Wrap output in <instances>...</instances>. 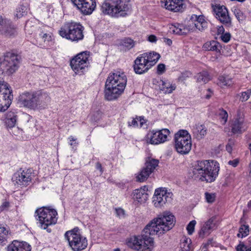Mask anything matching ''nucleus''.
I'll list each match as a JSON object with an SVG mask.
<instances>
[{
	"label": "nucleus",
	"instance_id": "obj_1",
	"mask_svg": "<svg viewBox=\"0 0 251 251\" xmlns=\"http://www.w3.org/2000/svg\"><path fill=\"white\" fill-rule=\"evenodd\" d=\"M175 216L165 212L151 221L144 228L141 236L130 238L127 246L138 251H151L153 247V239L150 236L162 235L171 230L175 225Z\"/></svg>",
	"mask_w": 251,
	"mask_h": 251
},
{
	"label": "nucleus",
	"instance_id": "obj_2",
	"mask_svg": "<svg viewBox=\"0 0 251 251\" xmlns=\"http://www.w3.org/2000/svg\"><path fill=\"white\" fill-rule=\"evenodd\" d=\"M219 171V166L216 161H198L194 166L190 175L196 180L210 183L215 180Z\"/></svg>",
	"mask_w": 251,
	"mask_h": 251
},
{
	"label": "nucleus",
	"instance_id": "obj_3",
	"mask_svg": "<svg viewBox=\"0 0 251 251\" xmlns=\"http://www.w3.org/2000/svg\"><path fill=\"white\" fill-rule=\"evenodd\" d=\"M126 82L127 78L123 72H116L110 74L105 82V99L112 100L118 98L124 92Z\"/></svg>",
	"mask_w": 251,
	"mask_h": 251
},
{
	"label": "nucleus",
	"instance_id": "obj_4",
	"mask_svg": "<svg viewBox=\"0 0 251 251\" xmlns=\"http://www.w3.org/2000/svg\"><path fill=\"white\" fill-rule=\"evenodd\" d=\"M50 101L49 95L42 90L25 91L18 99L20 105L33 110L45 108Z\"/></svg>",
	"mask_w": 251,
	"mask_h": 251
},
{
	"label": "nucleus",
	"instance_id": "obj_5",
	"mask_svg": "<svg viewBox=\"0 0 251 251\" xmlns=\"http://www.w3.org/2000/svg\"><path fill=\"white\" fill-rule=\"evenodd\" d=\"M127 0H105L101 6V12L112 17H125L130 9Z\"/></svg>",
	"mask_w": 251,
	"mask_h": 251
},
{
	"label": "nucleus",
	"instance_id": "obj_6",
	"mask_svg": "<svg viewBox=\"0 0 251 251\" xmlns=\"http://www.w3.org/2000/svg\"><path fill=\"white\" fill-rule=\"evenodd\" d=\"M84 29V27L79 23H68L61 28L59 34L67 39L77 42L83 39Z\"/></svg>",
	"mask_w": 251,
	"mask_h": 251
},
{
	"label": "nucleus",
	"instance_id": "obj_7",
	"mask_svg": "<svg viewBox=\"0 0 251 251\" xmlns=\"http://www.w3.org/2000/svg\"><path fill=\"white\" fill-rule=\"evenodd\" d=\"M175 149L176 151L182 155L188 154L192 148L191 135L187 130H179L175 135Z\"/></svg>",
	"mask_w": 251,
	"mask_h": 251
},
{
	"label": "nucleus",
	"instance_id": "obj_8",
	"mask_svg": "<svg viewBox=\"0 0 251 251\" xmlns=\"http://www.w3.org/2000/svg\"><path fill=\"white\" fill-rule=\"evenodd\" d=\"M65 237L74 251H82L87 246V240L80 234L78 227L67 231L65 234Z\"/></svg>",
	"mask_w": 251,
	"mask_h": 251
},
{
	"label": "nucleus",
	"instance_id": "obj_9",
	"mask_svg": "<svg viewBox=\"0 0 251 251\" xmlns=\"http://www.w3.org/2000/svg\"><path fill=\"white\" fill-rule=\"evenodd\" d=\"M37 218L42 227L45 229L49 226L54 225L57 222V213L53 209H50L47 207H43L38 209L36 211Z\"/></svg>",
	"mask_w": 251,
	"mask_h": 251
},
{
	"label": "nucleus",
	"instance_id": "obj_10",
	"mask_svg": "<svg viewBox=\"0 0 251 251\" xmlns=\"http://www.w3.org/2000/svg\"><path fill=\"white\" fill-rule=\"evenodd\" d=\"M20 57L17 54L7 52L3 61L0 64V73H6L10 75L14 73L18 68Z\"/></svg>",
	"mask_w": 251,
	"mask_h": 251
},
{
	"label": "nucleus",
	"instance_id": "obj_11",
	"mask_svg": "<svg viewBox=\"0 0 251 251\" xmlns=\"http://www.w3.org/2000/svg\"><path fill=\"white\" fill-rule=\"evenodd\" d=\"M90 52L83 51L77 54L70 62V65L73 70L77 74L82 73L83 70L89 65V59Z\"/></svg>",
	"mask_w": 251,
	"mask_h": 251
},
{
	"label": "nucleus",
	"instance_id": "obj_12",
	"mask_svg": "<svg viewBox=\"0 0 251 251\" xmlns=\"http://www.w3.org/2000/svg\"><path fill=\"white\" fill-rule=\"evenodd\" d=\"M12 90L8 84L0 80V111H4L9 107L13 99Z\"/></svg>",
	"mask_w": 251,
	"mask_h": 251
},
{
	"label": "nucleus",
	"instance_id": "obj_13",
	"mask_svg": "<svg viewBox=\"0 0 251 251\" xmlns=\"http://www.w3.org/2000/svg\"><path fill=\"white\" fill-rule=\"evenodd\" d=\"M170 131L167 128L161 130H152L147 134L145 140L148 144L158 145L167 141Z\"/></svg>",
	"mask_w": 251,
	"mask_h": 251
},
{
	"label": "nucleus",
	"instance_id": "obj_14",
	"mask_svg": "<svg viewBox=\"0 0 251 251\" xmlns=\"http://www.w3.org/2000/svg\"><path fill=\"white\" fill-rule=\"evenodd\" d=\"M158 160L155 159H149V161H146L145 167L136 177L137 180L140 182L145 181L158 166Z\"/></svg>",
	"mask_w": 251,
	"mask_h": 251
},
{
	"label": "nucleus",
	"instance_id": "obj_15",
	"mask_svg": "<svg viewBox=\"0 0 251 251\" xmlns=\"http://www.w3.org/2000/svg\"><path fill=\"white\" fill-rule=\"evenodd\" d=\"M71 1L84 15L91 14L96 6L95 0H71Z\"/></svg>",
	"mask_w": 251,
	"mask_h": 251
},
{
	"label": "nucleus",
	"instance_id": "obj_16",
	"mask_svg": "<svg viewBox=\"0 0 251 251\" xmlns=\"http://www.w3.org/2000/svg\"><path fill=\"white\" fill-rule=\"evenodd\" d=\"M32 179L31 171L30 169L18 171L12 176V180L15 184L20 186H26L29 184Z\"/></svg>",
	"mask_w": 251,
	"mask_h": 251
},
{
	"label": "nucleus",
	"instance_id": "obj_17",
	"mask_svg": "<svg viewBox=\"0 0 251 251\" xmlns=\"http://www.w3.org/2000/svg\"><path fill=\"white\" fill-rule=\"evenodd\" d=\"M161 3L162 7L174 12H182L186 7L183 0H161Z\"/></svg>",
	"mask_w": 251,
	"mask_h": 251
},
{
	"label": "nucleus",
	"instance_id": "obj_18",
	"mask_svg": "<svg viewBox=\"0 0 251 251\" xmlns=\"http://www.w3.org/2000/svg\"><path fill=\"white\" fill-rule=\"evenodd\" d=\"M170 195V194L168 193L165 189L159 188L155 190L152 201L154 205L156 207L163 206L171 198Z\"/></svg>",
	"mask_w": 251,
	"mask_h": 251
},
{
	"label": "nucleus",
	"instance_id": "obj_19",
	"mask_svg": "<svg viewBox=\"0 0 251 251\" xmlns=\"http://www.w3.org/2000/svg\"><path fill=\"white\" fill-rule=\"evenodd\" d=\"M213 10L216 15V18L224 25H230L231 19L229 16L226 8L224 5L219 4L212 6Z\"/></svg>",
	"mask_w": 251,
	"mask_h": 251
},
{
	"label": "nucleus",
	"instance_id": "obj_20",
	"mask_svg": "<svg viewBox=\"0 0 251 251\" xmlns=\"http://www.w3.org/2000/svg\"><path fill=\"white\" fill-rule=\"evenodd\" d=\"M146 55H147L146 54H141L134 60L133 68L136 74L139 75L144 74L151 68V66L145 59Z\"/></svg>",
	"mask_w": 251,
	"mask_h": 251
},
{
	"label": "nucleus",
	"instance_id": "obj_21",
	"mask_svg": "<svg viewBox=\"0 0 251 251\" xmlns=\"http://www.w3.org/2000/svg\"><path fill=\"white\" fill-rule=\"evenodd\" d=\"M216 219L215 216H213L205 223L199 233L200 237L203 238L208 236L212 230L216 228Z\"/></svg>",
	"mask_w": 251,
	"mask_h": 251
},
{
	"label": "nucleus",
	"instance_id": "obj_22",
	"mask_svg": "<svg viewBox=\"0 0 251 251\" xmlns=\"http://www.w3.org/2000/svg\"><path fill=\"white\" fill-rule=\"evenodd\" d=\"M31 246L25 242L14 241L7 247V251H30Z\"/></svg>",
	"mask_w": 251,
	"mask_h": 251
},
{
	"label": "nucleus",
	"instance_id": "obj_23",
	"mask_svg": "<svg viewBox=\"0 0 251 251\" xmlns=\"http://www.w3.org/2000/svg\"><path fill=\"white\" fill-rule=\"evenodd\" d=\"M148 187L144 186L143 188H140L135 190L133 192V199L139 202L144 203L148 199Z\"/></svg>",
	"mask_w": 251,
	"mask_h": 251
},
{
	"label": "nucleus",
	"instance_id": "obj_24",
	"mask_svg": "<svg viewBox=\"0 0 251 251\" xmlns=\"http://www.w3.org/2000/svg\"><path fill=\"white\" fill-rule=\"evenodd\" d=\"M190 20L194 24V26L200 31H202L207 26V23L204 19L203 15H193Z\"/></svg>",
	"mask_w": 251,
	"mask_h": 251
},
{
	"label": "nucleus",
	"instance_id": "obj_25",
	"mask_svg": "<svg viewBox=\"0 0 251 251\" xmlns=\"http://www.w3.org/2000/svg\"><path fill=\"white\" fill-rule=\"evenodd\" d=\"M0 32L5 36H12L16 32V27L12 22L8 19L0 27Z\"/></svg>",
	"mask_w": 251,
	"mask_h": 251
},
{
	"label": "nucleus",
	"instance_id": "obj_26",
	"mask_svg": "<svg viewBox=\"0 0 251 251\" xmlns=\"http://www.w3.org/2000/svg\"><path fill=\"white\" fill-rule=\"evenodd\" d=\"M159 89L164 94H171L176 89V85L175 83H171L168 80H163L160 79L157 82Z\"/></svg>",
	"mask_w": 251,
	"mask_h": 251
},
{
	"label": "nucleus",
	"instance_id": "obj_27",
	"mask_svg": "<svg viewBox=\"0 0 251 251\" xmlns=\"http://www.w3.org/2000/svg\"><path fill=\"white\" fill-rule=\"evenodd\" d=\"M192 133L194 138L200 140L206 134L207 128L203 125H196L192 129Z\"/></svg>",
	"mask_w": 251,
	"mask_h": 251
},
{
	"label": "nucleus",
	"instance_id": "obj_28",
	"mask_svg": "<svg viewBox=\"0 0 251 251\" xmlns=\"http://www.w3.org/2000/svg\"><path fill=\"white\" fill-rule=\"evenodd\" d=\"M4 123L6 126L9 128H12L15 126L17 120V115L12 111L7 112L5 114Z\"/></svg>",
	"mask_w": 251,
	"mask_h": 251
},
{
	"label": "nucleus",
	"instance_id": "obj_29",
	"mask_svg": "<svg viewBox=\"0 0 251 251\" xmlns=\"http://www.w3.org/2000/svg\"><path fill=\"white\" fill-rule=\"evenodd\" d=\"M231 131L234 133H240L245 130L243 121L241 119H235L231 124Z\"/></svg>",
	"mask_w": 251,
	"mask_h": 251
},
{
	"label": "nucleus",
	"instance_id": "obj_30",
	"mask_svg": "<svg viewBox=\"0 0 251 251\" xmlns=\"http://www.w3.org/2000/svg\"><path fill=\"white\" fill-rule=\"evenodd\" d=\"M202 48L205 50L215 51L217 52H220L222 46L217 41L212 40L204 43Z\"/></svg>",
	"mask_w": 251,
	"mask_h": 251
},
{
	"label": "nucleus",
	"instance_id": "obj_31",
	"mask_svg": "<svg viewBox=\"0 0 251 251\" xmlns=\"http://www.w3.org/2000/svg\"><path fill=\"white\" fill-rule=\"evenodd\" d=\"M143 54H146L145 59L147 60L148 64L151 66V68L153 66L158 60L160 56L155 52H146Z\"/></svg>",
	"mask_w": 251,
	"mask_h": 251
},
{
	"label": "nucleus",
	"instance_id": "obj_32",
	"mask_svg": "<svg viewBox=\"0 0 251 251\" xmlns=\"http://www.w3.org/2000/svg\"><path fill=\"white\" fill-rule=\"evenodd\" d=\"M170 29L171 32L178 35L186 34L187 31V29L183 25L178 23L172 25L170 27Z\"/></svg>",
	"mask_w": 251,
	"mask_h": 251
},
{
	"label": "nucleus",
	"instance_id": "obj_33",
	"mask_svg": "<svg viewBox=\"0 0 251 251\" xmlns=\"http://www.w3.org/2000/svg\"><path fill=\"white\" fill-rule=\"evenodd\" d=\"M195 77L197 82L200 83L203 82L206 83L210 79L209 75L206 71H202L198 74Z\"/></svg>",
	"mask_w": 251,
	"mask_h": 251
},
{
	"label": "nucleus",
	"instance_id": "obj_34",
	"mask_svg": "<svg viewBox=\"0 0 251 251\" xmlns=\"http://www.w3.org/2000/svg\"><path fill=\"white\" fill-rule=\"evenodd\" d=\"M27 8L23 5L18 6L15 11V16L17 18H20L23 16L26 15Z\"/></svg>",
	"mask_w": 251,
	"mask_h": 251
},
{
	"label": "nucleus",
	"instance_id": "obj_35",
	"mask_svg": "<svg viewBox=\"0 0 251 251\" xmlns=\"http://www.w3.org/2000/svg\"><path fill=\"white\" fill-rule=\"evenodd\" d=\"M231 83V79L227 76L222 75L218 78V84L221 86H229Z\"/></svg>",
	"mask_w": 251,
	"mask_h": 251
},
{
	"label": "nucleus",
	"instance_id": "obj_36",
	"mask_svg": "<svg viewBox=\"0 0 251 251\" xmlns=\"http://www.w3.org/2000/svg\"><path fill=\"white\" fill-rule=\"evenodd\" d=\"M8 231L4 227H0V244H5L8 237Z\"/></svg>",
	"mask_w": 251,
	"mask_h": 251
},
{
	"label": "nucleus",
	"instance_id": "obj_37",
	"mask_svg": "<svg viewBox=\"0 0 251 251\" xmlns=\"http://www.w3.org/2000/svg\"><path fill=\"white\" fill-rule=\"evenodd\" d=\"M251 95V88L248 89L246 91L238 94L240 97L239 100L242 102L246 101L249 100Z\"/></svg>",
	"mask_w": 251,
	"mask_h": 251
},
{
	"label": "nucleus",
	"instance_id": "obj_38",
	"mask_svg": "<svg viewBox=\"0 0 251 251\" xmlns=\"http://www.w3.org/2000/svg\"><path fill=\"white\" fill-rule=\"evenodd\" d=\"M249 232V227L248 226L242 225L239 229V233L237 236L239 238H243L246 236Z\"/></svg>",
	"mask_w": 251,
	"mask_h": 251
},
{
	"label": "nucleus",
	"instance_id": "obj_39",
	"mask_svg": "<svg viewBox=\"0 0 251 251\" xmlns=\"http://www.w3.org/2000/svg\"><path fill=\"white\" fill-rule=\"evenodd\" d=\"M123 45L128 50H129L134 46V42L130 38H125L123 40Z\"/></svg>",
	"mask_w": 251,
	"mask_h": 251
},
{
	"label": "nucleus",
	"instance_id": "obj_40",
	"mask_svg": "<svg viewBox=\"0 0 251 251\" xmlns=\"http://www.w3.org/2000/svg\"><path fill=\"white\" fill-rule=\"evenodd\" d=\"M233 11L237 19L239 22L244 20L245 17L243 12L239 9L235 8Z\"/></svg>",
	"mask_w": 251,
	"mask_h": 251
},
{
	"label": "nucleus",
	"instance_id": "obj_41",
	"mask_svg": "<svg viewBox=\"0 0 251 251\" xmlns=\"http://www.w3.org/2000/svg\"><path fill=\"white\" fill-rule=\"evenodd\" d=\"M206 201L208 203H213L215 201L216 195L215 193L205 192L204 193Z\"/></svg>",
	"mask_w": 251,
	"mask_h": 251
},
{
	"label": "nucleus",
	"instance_id": "obj_42",
	"mask_svg": "<svg viewBox=\"0 0 251 251\" xmlns=\"http://www.w3.org/2000/svg\"><path fill=\"white\" fill-rule=\"evenodd\" d=\"M196 224V221L195 220L191 221L187 226V230L188 233L189 235L192 234L194 231L195 226Z\"/></svg>",
	"mask_w": 251,
	"mask_h": 251
},
{
	"label": "nucleus",
	"instance_id": "obj_43",
	"mask_svg": "<svg viewBox=\"0 0 251 251\" xmlns=\"http://www.w3.org/2000/svg\"><path fill=\"white\" fill-rule=\"evenodd\" d=\"M191 75V73L189 71H185L181 74L178 77V81L183 82Z\"/></svg>",
	"mask_w": 251,
	"mask_h": 251
},
{
	"label": "nucleus",
	"instance_id": "obj_44",
	"mask_svg": "<svg viewBox=\"0 0 251 251\" xmlns=\"http://www.w3.org/2000/svg\"><path fill=\"white\" fill-rule=\"evenodd\" d=\"M191 240L190 238H186L183 243V249L185 251H188L191 249Z\"/></svg>",
	"mask_w": 251,
	"mask_h": 251
},
{
	"label": "nucleus",
	"instance_id": "obj_45",
	"mask_svg": "<svg viewBox=\"0 0 251 251\" xmlns=\"http://www.w3.org/2000/svg\"><path fill=\"white\" fill-rule=\"evenodd\" d=\"M219 115L224 121V123H226L228 118L227 112L223 109H220Z\"/></svg>",
	"mask_w": 251,
	"mask_h": 251
},
{
	"label": "nucleus",
	"instance_id": "obj_46",
	"mask_svg": "<svg viewBox=\"0 0 251 251\" xmlns=\"http://www.w3.org/2000/svg\"><path fill=\"white\" fill-rule=\"evenodd\" d=\"M230 38L231 35L228 32L223 33L221 36V40L225 43H227L230 40Z\"/></svg>",
	"mask_w": 251,
	"mask_h": 251
},
{
	"label": "nucleus",
	"instance_id": "obj_47",
	"mask_svg": "<svg viewBox=\"0 0 251 251\" xmlns=\"http://www.w3.org/2000/svg\"><path fill=\"white\" fill-rule=\"evenodd\" d=\"M116 215L119 218H123L125 216V211L123 209L121 208L115 209Z\"/></svg>",
	"mask_w": 251,
	"mask_h": 251
},
{
	"label": "nucleus",
	"instance_id": "obj_48",
	"mask_svg": "<svg viewBox=\"0 0 251 251\" xmlns=\"http://www.w3.org/2000/svg\"><path fill=\"white\" fill-rule=\"evenodd\" d=\"M165 70V65L164 64H159L157 66V73L162 74Z\"/></svg>",
	"mask_w": 251,
	"mask_h": 251
},
{
	"label": "nucleus",
	"instance_id": "obj_49",
	"mask_svg": "<svg viewBox=\"0 0 251 251\" xmlns=\"http://www.w3.org/2000/svg\"><path fill=\"white\" fill-rule=\"evenodd\" d=\"M237 251H247V247L245 246V245L240 243L236 247Z\"/></svg>",
	"mask_w": 251,
	"mask_h": 251
},
{
	"label": "nucleus",
	"instance_id": "obj_50",
	"mask_svg": "<svg viewBox=\"0 0 251 251\" xmlns=\"http://www.w3.org/2000/svg\"><path fill=\"white\" fill-rule=\"evenodd\" d=\"M39 35L44 40V42L46 41H49L51 40V36L47 33H44L43 35L40 34Z\"/></svg>",
	"mask_w": 251,
	"mask_h": 251
},
{
	"label": "nucleus",
	"instance_id": "obj_51",
	"mask_svg": "<svg viewBox=\"0 0 251 251\" xmlns=\"http://www.w3.org/2000/svg\"><path fill=\"white\" fill-rule=\"evenodd\" d=\"M239 163V160L235 159L233 160H230L228 162V164L234 167H236Z\"/></svg>",
	"mask_w": 251,
	"mask_h": 251
},
{
	"label": "nucleus",
	"instance_id": "obj_52",
	"mask_svg": "<svg viewBox=\"0 0 251 251\" xmlns=\"http://www.w3.org/2000/svg\"><path fill=\"white\" fill-rule=\"evenodd\" d=\"M9 203L8 202H7V201H4V202H3V203L0 206V210L1 211H3L4 210L5 208H7L9 207Z\"/></svg>",
	"mask_w": 251,
	"mask_h": 251
},
{
	"label": "nucleus",
	"instance_id": "obj_53",
	"mask_svg": "<svg viewBox=\"0 0 251 251\" xmlns=\"http://www.w3.org/2000/svg\"><path fill=\"white\" fill-rule=\"evenodd\" d=\"M148 40L150 42H152V43L155 42L157 40L156 37L155 35H151L148 37Z\"/></svg>",
	"mask_w": 251,
	"mask_h": 251
},
{
	"label": "nucleus",
	"instance_id": "obj_54",
	"mask_svg": "<svg viewBox=\"0 0 251 251\" xmlns=\"http://www.w3.org/2000/svg\"><path fill=\"white\" fill-rule=\"evenodd\" d=\"M128 126H137L138 124H137V121L136 119H133L131 121V122H128Z\"/></svg>",
	"mask_w": 251,
	"mask_h": 251
},
{
	"label": "nucleus",
	"instance_id": "obj_55",
	"mask_svg": "<svg viewBox=\"0 0 251 251\" xmlns=\"http://www.w3.org/2000/svg\"><path fill=\"white\" fill-rule=\"evenodd\" d=\"M207 91L209 92V93L208 94H207L205 96V98L206 99H209L211 98V96H212V94H213L212 92L211 91V89H208Z\"/></svg>",
	"mask_w": 251,
	"mask_h": 251
},
{
	"label": "nucleus",
	"instance_id": "obj_56",
	"mask_svg": "<svg viewBox=\"0 0 251 251\" xmlns=\"http://www.w3.org/2000/svg\"><path fill=\"white\" fill-rule=\"evenodd\" d=\"M96 168L98 170H100L101 173H102L103 171H102V166H101V164L100 162H97L96 163Z\"/></svg>",
	"mask_w": 251,
	"mask_h": 251
},
{
	"label": "nucleus",
	"instance_id": "obj_57",
	"mask_svg": "<svg viewBox=\"0 0 251 251\" xmlns=\"http://www.w3.org/2000/svg\"><path fill=\"white\" fill-rule=\"evenodd\" d=\"M226 151L229 153H231V151H232V150L231 145L230 144H229L226 145Z\"/></svg>",
	"mask_w": 251,
	"mask_h": 251
},
{
	"label": "nucleus",
	"instance_id": "obj_58",
	"mask_svg": "<svg viewBox=\"0 0 251 251\" xmlns=\"http://www.w3.org/2000/svg\"><path fill=\"white\" fill-rule=\"evenodd\" d=\"M137 120L140 122V126H142L144 123H145V120L143 118L140 117L139 118H137Z\"/></svg>",
	"mask_w": 251,
	"mask_h": 251
},
{
	"label": "nucleus",
	"instance_id": "obj_59",
	"mask_svg": "<svg viewBox=\"0 0 251 251\" xmlns=\"http://www.w3.org/2000/svg\"><path fill=\"white\" fill-rule=\"evenodd\" d=\"M164 42L169 46H170L172 44V41L170 39L165 38Z\"/></svg>",
	"mask_w": 251,
	"mask_h": 251
},
{
	"label": "nucleus",
	"instance_id": "obj_60",
	"mask_svg": "<svg viewBox=\"0 0 251 251\" xmlns=\"http://www.w3.org/2000/svg\"><path fill=\"white\" fill-rule=\"evenodd\" d=\"M224 28L223 27V26H220L219 27V28L218 29V33H222L223 34L224 33Z\"/></svg>",
	"mask_w": 251,
	"mask_h": 251
},
{
	"label": "nucleus",
	"instance_id": "obj_61",
	"mask_svg": "<svg viewBox=\"0 0 251 251\" xmlns=\"http://www.w3.org/2000/svg\"><path fill=\"white\" fill-rule=\"evenodd\" d=\"M30 23L29 22H27L25 25V29L28 30V28L30 27Z\"/></svg>",
	"mask_w": 251,
	"mask_h": 251
},
{
	"label": "nucleus",
	"instance_id": "obj_62",
	"mask_svg": "<svg viewBox=\"0 0 251 251\" xmlns=\"http://www.w3.org/2000/svg\"><path fill=\"white\" fill-rule=\"evenodd\" d=\"M69 139H70V141H75L76 139H75L74 137L71 136L70 137Z\"/></svg>",
	"mask_w": 251,
	"mask_h": 251
},
{
	"label": "nucleus",
	"instance_id": "obj_63",
	"mask_svg": "<svg viewBox=\"0 0 251 251\" xmlns=\"http://www.w3.org/2000/svg\"><path fill=\"white\" fill-rule=\"evenodd\" d=\"M248 205L249 208H251V201L248 202Z\"/></svg>",
	"mask_w": 251,
	"mask_h": 251
},
{
	"label": "nucleus",
	"instance_id": "obj_64",
	"mask_svg": "<svg viewBox=\"0 0 251 251\" xmlns=\"http://www.w3.org/2000/svg\"><path fill=\"white\" fill-rule=\"evenodd\" d=\"M75 144H76V143H75L74 144H73V143H70L71 146H73L74 145H75Z\"/></svg>",
	"mask_w": 251,
	"mask_h": 251
}]
</instances>
